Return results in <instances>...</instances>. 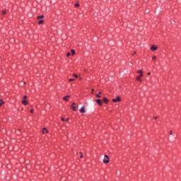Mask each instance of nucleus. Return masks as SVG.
Segmentation results:
<instances>
[{"label": "nucleus", "mask_w": 181, "mask_h": 181, "mask_svg": "<svg viewBox=\"0 0 181 181\" xmlns=\"http://www.w3.org/2000/svg\"><path fill=\"white\" fill-rule=\"evenodd\" d=\"M103 163H110V157L108 156L105 155V158L103 159Z\"/></svg>", "instance_id": "1"}, {"label": "nucleus", "mask_w": 181, "mask_h": 181, "mask_svg": "<svg viewBox=\"0 0 181 181\" xmlns=\"http://www.w3.org/2000/svg\"><path fill=\"white\" fill-rule=\"evenodd\" d=\"M151 52H155V50H158V46L156 45H152L150 48Z\"/></svg>", "instance_id": "2"}, {"label": "nucleus", "mask_w": 181, "mask_h": 181, "mask_svg": "<svg viewBox=\"0 0 181 181\" xmlns=\"http://www.w3.org/2000/svg\"><path fill=\"white\" fill-rule=\"evenodd\" d=\"M118 101H121V98H119V96L112 99L113 103H118Z\"/></svg>", "instance_id": "3"}, {"label": "nucleus", "mask_w": 181, "mask_h": 181, "mask_svg": "<svg viewBox=\"0 0 181 181\" xmlns=\"http://www.w3.org/2000/svg\"><path fill=\"white\" fill-rule=\"evenodd\" d=\"M71 108H72L73 111H77V107H76V103H73L71 105Z\"/></svg>", "instance_id": "4"}, {"label": "nucleus", "mask_w": 181, "mask_h": 181, "mask_svg": "<svg viewBox=\"0 0 181 181\" xmlns=\"http://www.w3.org/2000/svg\"><path fill=\"white\" fill-rule=\"evenodd\" d=\"M80 112L81 114H86V107L84 106L81 107L80 109Z\"/></svg>", "instance_id": "5"}, {"label": "nucleus", "mask_w": 181, "mask_h": 181, "mask_svg": "<svg viewBox=\"0 0 181 181\" xmlns=\"http://www.w3.org/2000/svg\"><path fill=\"white\" fill-rule=\"evenodd\" d=\"M95 101H96L97 104H98V105H100V106L103 105V102L101 101L100 99H97Z\"/></svg>", "instance_id": "6"}, {"label": "nucleus", "mask_w": 181, "mask_h": 181, "mask_svg": "<svg viewBox=\"0 0 181 181\" xmlns=\"http://www.w3.org/2000/svg\"><path fill=\"white\" fill-rule=\"evenodd\" d=\"M21 103L22 104H23V105H28V104H29V103L26 100H22Z\"/></svg>", "instance_id": "7"}, {"label": "nucleus", "mask_w": 181, "mask_h": 181, "mask_svg": "<svg viewBox=\"0 0 181 181\" xmlns=\"http://www.w3.org/2000/svg\"><path fill=\"white\" fill-rule=\"evenodd\" d=\"M136 73L140 74V76H144V74H143L142 69H140V70L137 71Z\"/></svg>", "instance_id": "8"}, {"label": "nucleus", "mask_w": 181, "mask_h": 181, "mask_svg": "<svg viewBox=\"0 0 181 181\" xmlns=\"http://www.w3.org/2000/svg\"><path fill=\"white\" fill-rule=\"evenodd\" d=\"M69 98H70V95H66L63 98L64 101H69Z\"/></svg>", "instance_id": "9"}, {"label": "nucleus", "mask_w": 181, "mask_h": 181, "mask_svg": "<svg viewBox=\"0 0 181 181\" xmlns=\"http://www.w3.org/2000/svg\"><path fill=\"white\" fill-rule=\"evenodd\" d=\"M101 94H103V93L101 91H100L98 94H96V97L97 98H101Z\"/></svg>", "instance_id": "10"}, {"label": "nucleus", "mask_w": 181, "mask_h": 181, "mask_svg": "<svg viewBox=\"0 0 181 181\" xmlns=\"http://www.w3.org/2000/svg\"><path fill=\"white\" fill-rule=\"evenodd\" d=\"M110 100H108V99L107 98H103V103H105V104H108Z\"/></svg>", "instance_id": "11"}, {"label": "nucleus", "mask_w": 181, "mask_h": 181, "mask_svg": "<svg viewBox=\"0 0 181 181\" xmlns=\"http://www.w3.org/2000/svg\"><path fill=\"white\" fill-rule=\"evenodd\" d=\"M141 77L143 76H141V75H139V76H136V79L137 80V81L141 82L142 81V80L141 79Z\"/></svg>", "instance_id": "12"}, {"label": "nucleus", "mask_w": 181, "mask_h": 181, "mask_svg": "<svg viewBox=\"0 0 181 181\" xmlns=\"http://www.w3.org/2000/svg\"><path fill=\"white\" fill-rule=\"evenodd\" d=\"M47 132H48L47 129L46 128L42 129V134H47Z\"/></svg>", "instance_id": "13"}, {"label": "nucleus", "mask_w": 181, "mask_h": 181, "mask_svg": "<svg viewBox=\"0 0 181 181\" xmlns=\"http://www.w3.org/2000/svg\"><path fill=\"white\" fill-rule=\"evenodd\" d=\"M45 18V16H43V15H41V16H38L37 19H43Z\"/></svg>", "instance_id": "14"}, {"label": "nucleus", "mask_w": 181, "mask_h": 181, "mask_svg": "<svg viewBox=\"0 0 181 181\" xmlns=\"http://www.w3.org/2000/svg\"><path fill=\"white\" fill-rule=\"evenodd\" d=\"M71 53L72 56H74L76 54V51L74 49H71Z\"/></svg>", "instance_id": "15"}, {"label": "nucleus", "mask_w": 181, "mask_h": 181, "mask_svg": "<svg viewBox=\"0 0 181 181\" xmlns=\"http://www.w3.org/2000/svg\"><path fill=\"white\" fill-rule=\"evenodd\" d=\"M4 104H5V102L2 100V99H0V107H1V105Z\"/></svg>", "instance_id": "16"}, {"label": "nucleus", "mask_w": 181, "mask_h": 181, "mask_svg": "<svg viewBox=\"0 0 181 181\" xmlns=\"http://www.w3.org/2000/svg\"><path fill=\"white\" fill-rule=\"evenodd\" d=\"M43 22H45V21L43 20H40L38 21V25H42V23H43Z\"/></svg>", "instance_id": "17"}, {"label": "nucleus", "mask_w": 181, "mask_h": 181, "mask_svg": "<svg viewBox=\"0 0 181 181\" xmlns=\"http://www.w3.org/2000/svg\"><path fill=\"white\" fill-rule=\"evenodd\" d=\"M74 6H75V8H78V6H80V4L78 3H76L74 4Z\"/></svg>", "instance_id": "18"}, {"label": "nucleus", "mask_w": 181, "mask_h": 181, "mask_svg": "<svg viewBox=\"0 0 181 181\" xmlns=\"http://www.w3.org/2000/svg\"><path fill=\"white\" fill-rule=\"evenodd\" d=\"M73 76L75 77V78H78V76H77L76 74H74Z\"/></svg>", "instance_id": "19"}, {"label": "nucleus", "mask_w": 181, "mask_h": 181, "mask_svg": "<svg viewBox=\"0 0 181 181\" xmlns=\"http://www.w3.org/2000/svg\"><path fill=\"white\" fill-rule=\"evenodd\" d=\"M61 119L62 121H69V118L64 119L62 117Z\"/></svg>", "instance_id": "20"}, {"label": "nucleus", "mask_w": 181, "mask_h": 181, "mask_svg": "<svg viewBox=\"0 0 181 181\" xmlns=\"http://www.w3.org/2000/svg\"><path fill=\"white\" fill-rule=\"evenodd\" d=\"M71 54L70 52L66 53V57H70Z\"/></svg>", "instance_id": "21"}, {"label": "nucleus", "mask_w": 181, "mask_h": 181, "mask_svg": "<svg viewBox=\"0 0 181 181\" xmlns=\"http://www.w3.org/2000/svg\"><path fill=\"white\" fill-rule=\"evenodd\" d=\"M156 59H157L156 56H153L152 60H156Z\"/></svg>", "instance_id": "22"}, {"label": "nucleus", "mask_w": 181, "mask_h": 181, "mask_svg": "<svg viewBox=\"0 0 181 181\" xmlns=\"http://www.w3.org/2000/svg\"><path fill=\"white\" fill-rule=\"evenodd\" d=\"M34 110H33V109H31L30 110V112L31 113V114H33V112H34Z\"/></svg>", "instance_id": "23"}, {"label": "nucleus", "mask_w": 181, "mask_h": 181, "mask_svg": "<svg viewBox=\"0 0 181 181\" xmlns=\"http://www.w3.org/2000/svg\"><path fill=\"white\" fill-rule=\"evenodd\" d=\"M69 82L74 81V78H69Z\"/></svg>", "instance_id": "24"}, {"label": "nucleus", "mask_w": 181, "mask_h": 181, "mask_svg": "<svg viewBox=\"0 0 181 181\" xmlns=\"http://www.w3.org/2000/svg\"><path fill=\"white\" fill-rule=\"evenodd\" d=\"M80 155H81V156H80V158H83V153L80 152Z\"/></svg>", "instance_id": "25"}, {"label": "nucleus", "mask_w": 181, "mask_h": 181, "mask_svg": "<svg viewBox=\"0 0 181 181\" xmlns=\"http://www.w3.org/2000/svg\"><path fill=\"white\" fill-rule=\"evenodd\" d=\"M2 14H3V15H6V11H2Z\"/></svg>", "instance_id": "26"}, {"label": "nucleus", "mask_w": 181, "mask_h": 181, "mask_svg": "<svg viewBox=\"0 0 181 181\" xmlns=\"http://www.w3.org/2000/svg\"><path fill=\"white\" fill-rule=\"evenodd\" d=\"M23 98H24V100H26V98H28V96L27 95H24Z\"/></svg>", "instance_id": "27"}, {"label": "nucleus", "mask_w": 181, "mask_h": 181, "mask_svg": "<svg viewBox=\"0 0 181 181\" xmlns=\"http://www.w3.org/2000/svg\"><path fill=\"white\" fill-rule=\"evenodd\" d=\"M173 131H170V135H173Z\"/></svg>", "instance_id": "28"}, {"label": "nucleus", "mask_w": 181, "mask_h": 181, "mask_svg": "<svg viewBox=\"0 0 181 181\" xmlns=\"http://www.w3.org/2000/svg\"><path fill=\"white\" fill-rule=\"evenodd\" d=\"M135 54H136V52H134L133 53V56H135Z\"/></svg>", "instance_id": "29"}, {"label": "nucleus", "mask_w": 181, "mask_h": 181, "mask_svg": "<svg viewBox=\"0 0 181 181\" xmlns=\"http://www.w3.org/2000/svg\"><path fill=\"white\" fill-rule=\"evenodd\" d=\"M147 74L148 76H151V72H148Z\"/></svg>", "instance_id": "30"}, {"label": "nucleus", "mask_w": 181, "mask_h": 181, "mask_svg": "<svg viewBox=\"0 0 181 181\" xmlns=\"http://www.w3.org/2000/svg\"><path fill=\"white\" fill-rule=\"evenodd\" d=\"M158 119V117H154V119Z\"/></svg>", "instance_id": "31"}, {"label": "nucleus", "mask_w": 181, "mask_h": 181, "mask_svg": "<svg viewBox=\"0 0 181 181\" xmlns=\"http://www.w3.org/2000/svg\"><path fill=\"white\" fill-rule=\"evenodd\" d=\"M94 93V89H92V93Z\"/></svg>", "instance_id": "32"}]
</instances>
